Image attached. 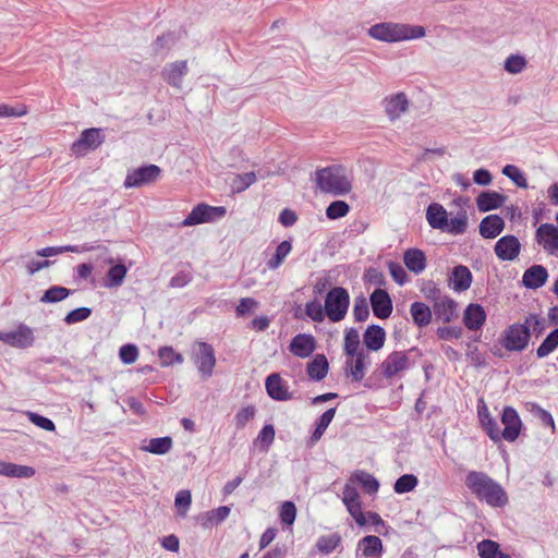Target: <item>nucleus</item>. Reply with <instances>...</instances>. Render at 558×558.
<instances>
[{"label": "nucleus", "mask_w": 558, "mask_h": 558, "mask_svg": "<svg viewBox=\"0 0 558 558\" xmlns=\"http://www.w3.org/2000/svg\"><path fill=\"white\" fill-rule=\"evenodd\" d=\"M465 486L480 500L494 508H504L508 495L504 487L482 471H470L465 476Z\"/></svg>", "instance_id": "nucleus-1"}, {"label": "nucleus", "mask_w": 558, "mask_h": 558, "mask_svg": "<svg viewBox=\"0 0 558 558\" xmlns=\"http://www.w3.org/2000/svg\"><path fill=\"white\" fill-rule=\"evenodd\" d=\"M367 34L375 40L395 44L421 39L425 37L426 29L422 25L398 22H380L372 25L367 29Z\"/></svg>", "instance_id": "nucleus-2"}, {"label": "nucleus", "mask_w": 558, "mask_h": 558, "mask_svg": "<svg viewBox=\"0 0 558 558\" xmlns=\"http://www.w3.org/2000/svg\"><path fill=\"white\" fill-rule=\"evenodd\" d=\"M316 183L322 192L335 196L347 195L352 190L351 173L341 165H333L317 170Z\"/></svg>", "instance_id": "nucleus-3"}, {"label": "nucleus", "mask_w": 558, "mask_h": 558, "mask_svg": "<svg viewBox=\"0 0 558 558\" xmlns=\"http://www.w3.org/2000/svg\"><path fill=\"white\" fill-rule=\"evenodd\" d=\"M350 305L349 292L342 287H335L328 291L325 298V313L332 323L344 319Z\"/></svg>", "instance_id": "nucleus-4"}, {"label": "nucleus", "mask_w": 558, "mask_h": 558, "mask_svg": "<svg viewBox=\"0 0 558 558\" xmlns=\"http://www.w3.org/2000/svg\"><path fill=\"white\" fill-rule=\"evenodd\" d=\"M413 351H415L414 348L409 351H393L389 353L379 365L381 375L387 379H391L410 369L414 364L410 359V353Z\"/></svg>", "instance_id": "nucleus-5"}, {"label": "nucleus", "mask_w": 558, "mask_h": 558, "mask_svg": "<svg viewBox=\"0 0 558 558\" xmlns=\"http://www.w3.org/2000/svg\"><path fill=\"white\" fill-rule=\"evenodd\" d=\"M192 359L203 378H209L213 375L216 365L214 348L203 341L195 343Z\"/></svg>", "instance_id": "nucleus-6"}, {"label": "nucleus", "mask_w": 558, "mask_h": 558, "mask_svg": "<svg viewBox=\"0 0 558 558\" xmlns=\"http://www.w3.org/2000/svg\"><path fill=\"white\" fill-rule=\"evenodd\" d=\"M530 341L529 327L524 324H512L505 331L501 340L507 351H523Z\"/></svg>", "instance_id": "nucleus-7"}, {"label": "nucleus", "mask_w": 558, "mask_h": 558, "mask_svg": "<svg viewBox=\"0 0 558 558\" xmlns=\"http://www.w3.org/2000/svg\"><path fill=\"white\" fill-rule=\"evenodd\" d=\"M226 214L225 207H214L205 203L196 205L187 217L182 221L183 227L196 226L204 222H209L216 218L223 217Z\"/></svg>", "instance_id": "nucleus-8"}, {"label": "nucleus", "mask_w": 558, "mask_h": 558, "mask_svg": "<svg viewBox=\"0 0 558 558\" xmlns=\"http://www.w3.org/2000/svg\"><path fill=\"white\" fill-rule=\"evenodd\" d=\"M161 173V169L156 165H148L130 171L124 180L126 189L140 187L156 182Z\"/></svg>", "instance_id": "nucleus-9"}, {"label": "nucleus", "mask_w": 558, "mask_h": 558, "mask_svg": "<svg viewBox=\"0 0 558 558\" xmlns=\"http://www.w3.org/2000/svg\"><path fill=\"white\" fill-rule=\"evenodd\" d=\"M104 141L105 136L101 129H87L84 130L81 133L80 138L71 145V151L74 155L82 156L85 155L88 150L98 148L104 143Z\"/></svg>", "instance_id": "nucleus-10"}, {"label": "nucleus", "mask_w": 558, "mask_h": 558, "mask_svg": "<svg viewBox=\"0 0 558 558\" xmlns=\"http://www.w3.org/2000/svg\"><path fill=\"white\" fill-rule=\"evenodd\" d=\"M344 374L352 381L360 383L366 374L369 365V355L367 352H360L356 355H345Z\"/></svg>", "instance_id": "nucleus-11"}, {"label": "nucleus", "mask_w": 558, "mask_h": 558, "mask_svg": "<svg viewBox=\"0 0 558 558\" xmlns=\"http://www.w3.org/2000/svg\"><path fill=\"white\" fill-rule=\"evenodd\" d=\"M341 499L347 508V511L353 518L355 523L363 524L364 519L362 515V501L356 486L348 481L343 486Z\"/></svg>", "instance_id": "nucleus-12"}, {"label": "nucleus", "mask_w": 558, "mask_h": 558, "mask_svg": "<svg viewBox=\"0 0 558 558\" xmlns=\"http://www.w3.org/2000/svg\"><path fill=\"white\" fill-rule=\"evenodd\" d=\"M535 242L547 253H558V227L553 223H542L535 231Z\"/></svg>", "instance_id": "nucleus-13"}, {"label": "nucleus", "mask_w": 558, "mask_h": 558, "mask_svg": "<svg viewBox=\"0 0 558 558\" xmlns=\"http://www.w3.org/2000/svg\"><path fill=\"white\" fill-rule=\"evenodd\" d=\"M0 340L11 347L26 349L33 344L35 338L28 326L20 325L15 330L0 331Z\"/></svg>", "instance_id": "nucleus-14"}, {"label": "nucleus", "mask_w": 558, "mask_h": 558, "mask_svg": "<svg viewBox=\"0 0 558 558\" xmlns=\"http://www.w3.org/2000/svg\"><path fill=\"white\" fill-rule=\"evenodd\" d=\"M494 252L500 260L512 262L520 255L521 243L515 235H504L495 243Z\"/></svg>", "instance_id": "nucleus-15"}, {"label": "nucleus", "mask_w": 558, "mask_h": 558, "mask_svg": "<svg viewBox=\"0 0 558 558\" xmlns=\"http://www.w3.org/2000/svg\"><path fill=\"white\" fill-rule=\"evenodd\" d=\"M501 423L505 426L501 430L502 439L510 442L514 441L520 435L522 422L518 412L512 407L504 408Z\"/></svg>", "instance_id": "nucleus-16"}, {"label": "nucleus", "mask_w": 558, "mask_h": 558, "mask_svg": "<svg viewBox=\"0 0 558 558\" xmlns=\"http://www.w3.org/2000/svg\"><path fill=\"white\" fill-rule=\"evenodd\" d=\"M369 303L374 315L379 319H386L392 313V301L386 290L375 289L371 294Z\"/></svg>", "instance_id": "nucleus-17"}, {"label": "nucleus", "mask_w": 558, "mask_h": 558, "mask_svg": "<svg viewBox=\"0 0 558 558\" xmlns=\"http://www.w3.org/2000/svg\"><path fill=\"white\" fill-rule=\"evenodd\" d=\"M384 553L383 542L378 536L366 535L357 543L356 558H381Z\"/></svg>", "instance_id": "nucleus-18"}, {"label": "nucleus", "mask_w": 558, "mask_h": 558, "mask_svg": "<svg viewBox=\"0 0 558 558\" xmlns=\"http://www.w3.org/2000/svg\"><path fill=\"white\" fill-rule=\"evenodd\" d=\"M265 388L268 396L274 400L288 401L292 399V392L288 390L287 384L278 373H272L267 376Z\"/></svg>", "instance_id": "nucleus-19"}, {"label": "nucleus", "mask_w": 558, "mask_h": 558, "mask_svg": "<svg viewBox=\"0 0 558 558\" xmlns=\"http://www.w3.org/2000/svg\"><path fill=\"white\" fill-rule=\"evenodd\" d=\"M316 349V341L312 335L299 333L292 338L289 350L290 352L301 359H306L312 355Z\"/></svg>", "instance_id": "nucleus-20"}, {"label": "nucleus", "mask_w": 558, "mask_h": 558, "mask_svg": "<svg viewBox=\"0 0 558 558\" xmlns=\"http://www.w3.org/2000/svg\"><path fill=\"white\" fill-rule=\"evenodd\" d=\"M187 73L186 61H175L167 64L161 72L162 78L171 86L180 89L183 77Z\"/></svg>", "instance_id": "nucleus-21"}, {"label": "nucleus", "mask_w": 558, "mask_h": 558, "mask_svg": "<svg viewBox=\"0 0 558 558\" xmlns=\"http://www.w3.org/2000/svg\"><path fill=\"white\" fill-rule=\"evenodd\" d=\"M505 229V220L499 215H488L482 219L478 232L484 239H495Z\"/></svg>", "instance_id": "nucleus-22"}, {"label": "nucleus", "mask_w": 558, "mask_h": 558, "mask_svg": "<svg viewBox=\"0 0 558 558\" xmlns=\"http://www.w3.org/2000/svg\"><path fill=\"white\" fill-rule=\"evenodd\" d=\"M477 414H478V420L481 422V425L484 428V430L486 432V434L488 435V437L495 442L502 439L501 430L498 426V423L490 415L486 404L483 403L482 405H478Z\"/></svg>", "instance_id": "nucleus-23"}, {"label": "nucleus", "mask_w": 558, "mask_h": 558, "mask_svg": "<svg viewBox=\"0 0 558 558\" xmlns=\"http://www.w3.org/2000/svg\"><path fill=\"white\" fill-rule=\"evenodd\" d=\"M463 322L468 329L480 330L486 322V312L480 304H469L464 311Z\"/></svg>", "instance_id": "nucleus-24"}, {"label": "nucleus", "mask_w": 558, "mask_h": 558, "mask_svg": "<svg viewBox=\"0 0 558 558\" xmlns=\"http://www.w3.org/2000/svg\"><path fill=\"white\" fill-rule=\"evenodd\" d=\"M548 278L547 269L542 265H533L527 268L522 277V282L527 289L543 287Z\"/></svg>", "instance_id": "nucleus-25"}, {"label": "nucleus", "mask_w": 558, "mask_h": 558, "mask_svg": "<svg viewBox=\"0 0 558 558\" xmlns=\"http://www.w3.org/2000/svg\"><path fill=\"white\" fill-rule=\"evenodd\" d=\"M409 108V100L404 93H398L385 99V110L391 121L397 120Z\"/></svg>", "instance_id": "nucleus-26"}, {"label": "nucleus", "mask_w": 558, "mask_h": 558, "mask_svg": "<svg viewBox=\"0 0 558 558\" xmlns=\"http://www.w3.org/2000/svg\"><path fill=\"white\" fill-rule=\"evenodd\" d=\"M434 313L437 319L449 323L457 316V302L449 296L438 298L434 303Z\"/></svg>", "instance_id": "nucleus-27"}, {"label": "nucleus", "mask_w": 558, "mask_h": 558, "mask_svg": "<svg viewBox=\"0 0 558 558\" xmlns=\"http://www.w3.org/2000/svg\"><path fill=\"white\" fill-rule=\"evenodd\" d=\"M386 341V331L378 325H371L363 335V342L369 351H379Z\"/></svg>", "instance_id": "nucleus-28"}, {"label": "nucleus", "mask_w": 558, "mask_h": 558, "mask_svg": "<svg viewBox=\"0 0 558 558\" xmlns=\"http://www.w3.org/2000/svg\"><path fill=\"white\" fill-rule=\"evenodd\" d=\"M506 197L495 191L482 192L476 198V206L481 213L497 209L502 206Z\"/></svg>", "instance_id": "nucleus-29"}, {"label": "nucleus", "mask_w": 558, "mask_h": 558, "mask_svg": "<svg viewBox=\"0 0 558 558\" xmlns=\"http://www.w3.org/2000/svg\"><path fill=\"white\" fill-rule=\"evenodd\" d=\"M426 220L433 229L444 230L447 227L448 214L438 203H432L426 209Z\"/></svg>", "instance_id": "nucleus-30"}, {"label": "nucleus", "mask_w": 558, "mask_h": 558, "mask_svg": "<svg viewBox=\"0 0 558 558\" xmlns=\"http://www.w3.org/2000/svg\"><path fill=\"white\" fill-rule=\"evenodd\" d=\"M472 279V272L466 266L459 265L453 267L450 281L456 291L461 292L468 290L471 287Z\"/></svg>", "instance_id": "nucleus-31"}, {"label": "nucleus", "mask_w": 558, "mask_h": 558, "mask_svg": "<svg viewBox=\"0 0 558 558\" xmlns=\"http://www.w3.org/2000/svg\"><path fill=\"white\" fill-rule=\"evenodd\" d=\"M0 475L16 478H29L35 475V469L0 460Z\"/></svg>", "instance_id": "nucleus-32"}, {"label": "nucleus", "mask_w": 558, "mask_h": 558, "mask_svg": "<svg viewBox=\"0 0 558 558\" xmlns=\"http://www.w3.org/2000/svg\"><path fill=\"white\" fill-rule=\"evenodd\" d=\"M98 246L84 243L82 245H63V246H48L37 251V255L41 257H50L61 253H86L96 250Z\"/></svg>", "instance_id": "nucleus-33"}, {"label": "nucleus", "mask_w": 558, "mask_h": 558, "mask_svg": "<svg viewBox=\"0 0 558 558\" xmlns=\"http://www.w3.org/2000/svg\"><path fill=\"white\" fill-rule=\"evenodd\" d=\"M348 481L354 486L361 485L369 495L376 494L379 489V482L372 474L365 471H355L351 474Z\"/></svg>", "instance_id": "nucleus-34"}, {"label": "nucleus", "mask_w": 558, "mask_h": 558, "mask_svg": "<svg viewBox=\"0 0 558 558\" xmlns=\"http://www.w3.org/2000/svg\"><path fill=\"white\" fill-rule=\"evenodd\" d=\"M328 369L329 364L327 357L324 354H316L307 364L306 373L311 379L319 381L327 376Z\"/></svg>", "instance_id": "nucleus-35"}, {"label": "nucleus", "mask_w": 558, "mask_h": 558, "mask_svg": "<svg viewBox=\"0 0 558 558\" xmlns=\"http://www.w3.org/2000/svg\"><path fill=\"white\" fill-rule=\"evenodd\" d=\"M404 265L414 274L422 272L426 267L424 253L417 248H409L403 256Z\"/></svg>", "instance_id": "nucleus-36"}, {"label": "nucleus", "mask_w": 558, "mask_h": 558, "mask_svg": "<svg viewBox=\"0 0 558 558\" xmlns=\"http://www.w3.org/2000/svg\"><path fill=\"white\" fill-rule=\"evenodd\" d=\"M128 268L124 264L111 266L105 277L104 286L108 289L119 288L123 284Z\"/></svg>", "instance_id": "nucleus-37"}, {"label": "nucleus", "mask_w": 558, "mask_h": 558, "mask_svg": "<svg viewBox=\"0 0 558 558\" xmlns=\"http://www.w3.org/2000/svg\"><path fill=\"white\" fill-rule=\"evenodd\" d=\"M410 313L414 324L420 327H426L432 322V311L423 302H413L410 306Z\"/></svg>", "instance_id": "nucleus-38"}, {"label": "nucleus", "mask_w": 558, "mask_h": 558, "mask_svg": "<svg viewBox=\"0 0 558 558\" xmlns=\"http://www.w3.org/2000/svg\"><path fill=\"white\" fill-rule=\"evenodd\" d=\"M343 351L345 355H356V353L365 352V350L361 348L360 335L355 328L345 330Z\"/></svg>", "instance_id": "nucleus-39"}, {"label": "nucleus", "mask_w": 558, "mask_h": 558, "mask_svg": "<svg viewBox=\"0 0 558 558\" xmlns=\"http://www.w3.org/2000/svg\"><path fill=\"white\" fill-rule=\"evenodd\" d=\"M477 551L481 558H511L508 554L500 551L498 543L490 539L480 542Z\"/></svg>", "instance_id": "nucleus-40"}, {"label": "nucleus", "mask_w": 558, "mask_h": 558, "mask_svg": "<svg viewBox=\"0 0 558 558\" xmlns=\"http://www.w3.org/2000/svg\"><path fill=\"white\" fill-rule=\"evenodd\" d=\"M341 543V536L338 533L322 535L316 542V548L324 555L331 554Z\"/></svg>", "instance_id": "nucleus-41"}, {"label": "nucleus", "mask_w": 558, "mask_h": 558, "mask_svg": "<svg viewBox=\"0 0 558 558\" xmlns=\"http://www.w3.org/2000/svg\"><path fill=\"white\" fill-rule=\"evenodd\" d=\"M291 250L292 244L290 241L284 240L279 243V245L276 247L275 255L267 262L268 269L275 270L279 268L286 257L290 254Z\"/></svg>", "instance_id": "nucleus-42"}, {"label": "nucleus", "mask_w": 558, "mask_h": 558, "mask_svg": "<svg viewBox=\"0 0 558 558\" xmlns=\"http://www.w3.org/2000/svg\"><path fill=\"white\" fill-rule=\"evenodd\" d=\"M257 180V175L255 172H245L241 174H236L230 184L232 193H242L246 189H248L252 184H254Z\"/></svg>", "instance_id": "nucleus-43"}, {"label": "nucleus", "mask_w": 558, "mask_h": 558, "mask_svg": "<svg viewBox=\"0 0 558 558\" xmlns=\"http://www.w3.org/2000/svg\"><path fill=\"white\" fill-rule=\"evenodd\" d=\"M172 448V438L169 436L151 438L144 450L154 454H166Z\"/></svg>", "instance_id": "nucleus-44"}, {"label": "nucleus", "mask_w": 558, "mask_h": 558, "mask_svg": "<svg viewBox=\"0 0 558 558\" xmlns=\"http://www.w3.org/2000/svg\"><path fill=\"white\" fill-rule=\"evenodd\" d=\"M335 414H336V409L331 408V409H328L327 411H325L319 416V418H318V421L316 423V428L313 432L312 437H311L313 442H316V441H318L322 438V436L324 435L325 430L327 429V427L329 426V424L333 420Z\"/></svg>", "instance_id": "nucleus-45"}, {"label": "nucleus", "mask_w": 558, "mask_h": 558, "mask_svg": "<svg viewBox=\"0 0 558 558\" xmlns=\"http://www.w3.org/2000/svg\"><path fill=\"white\" fill-rule=\"evenodd\" d=\"M71 294V290L61 287V286H52L40 298L41 303H57L63 301Z\"/></svg>", "instance_id": "nucleus-46"}, {"label": "nucleus", "mask_w": 558, "mask_h": 558, "mask_svg": "<svg viewBox=\"0 0 558 558\" xmlns=\"http://www.w3.org/2000/svg\"><path fill=\"white\" fill-rule=\"evenodd\" d=\"M468 228V216L465 211H461L454 218L447 220V227L442 231L450 234H463Z\"/></svg>", "instance_id": "nucleus-47"}, {"label": "nucleus", "mask_w": 558, "mask_h": 558, "mask_svg": "<svg viewBox=\"0 0 558 558\" xmlns=\"http://www.w3.org/2000/svg\"><path fill=\"white\" fill-rule=\"evenodd\" d=\"M558 347V327L554 329L539 344L536 350V355L539 359H543L549 355L551 352L556 350Z\"/></svg>", "instance_id": "nucleus-48"}, {"label": "nucleus", "mask_w": 558, "mask_h": 558, "mask_svg": "<svg viewBox=\"0 0 558 558\" xmlns=\"http://www.w3.org/2000/svg\"><path fill=\"white\" fill-rule=\"evenodd\" d=\"M231 509L228 506H220L206 513V520L203 523L205 527L218 525L223 522L230 514Z\"/></svg>", "instance_id": "nucleus-49"}, {"label": "nucleus", "mask_w": 558, "mask_h": 558, "mask_svg": "<svg viewBox=\"0 0 558 558\" xmlns=\"http://www.w3.org/2000/svg\"><path fill=\"white\" fill-rule=\"evenodd\" d=\"M418 484V480L413 474L401 475L393 485V489L397 494H405L412 492Z\"/></svg>", "instance_id": "nucleus-50"}, {"label": "nucleus", "mask_w": 558, "mask_h": 558, "mask_svg": "<svg viewBox=\"0 0 558 558\" xmlns=\"http://www.w3.org/2000/svg\"><path fill=\"white\" fill-rule=\"evenodd\" d=\"M158 356L161 362V366H170L174 363L181 364L183 356L177 353L171 347H162L158 351Z\"/></svg>", "instance_id": "nucleus-51"}, {"label": "nucleus", "mask_w": 558, "mask_h": 558, "mask_svg": "<svg viewBox=\"0 0 558 558\" xmlns=\"http://www.w3.org/2000/svg\"><path fill=\"white\" fill-rule=\"evenodd\" d=\"M502 174L508 177L518 187L526 189L527 181L520 169L514 165H507L502 168Z\"/></svg>", "instance_id": "nucleus-52"}, {"label": "nucleus", "mask_w": 558, "mask_h": 558, "mask_svg": "<svg viewBox=\"0 0 558 558\" xmlns=\"http://www.w3.org/2000/svg\"><path fill=\"white\" fill-rule=\"evenodd\" d=\"M369 308L368 303L365 296L360 295L354 299L353 304V316L354 319L359 323L364 322L368 318Z\"/></svg>", "instance_id": "nucleus-53"}, {"label": "nucleus", "mask_w": 558, "mask_h": 558, "mask_svg": "<svg viewBox=\"0 0 558 558\" xmlns=\"http://www.w3.org/2000/svg\"><path fill=\"white\" fill-rule=\"evenodd\" d=\"M350 210L348 203L344 201H335L329 204L326 209L327 218L335 220L344 217Z\"/></svg>", "instance_id": "nucleus-54"}, {"label": "nucleus", "mask_w": 558, "mask_h": 558, "mask_svg": "<svg viewBox=\"0 0 558 558\" xmlns=\"http://www.w3.org/2000/svg\"><path fill=\"white\" fill-rule=\"evenodd\" d=\"M526 327H529V335L535 333L536 336H539L543 333V331L546 328L545 319L539 317L536 314H530L525 317V320L523 323Z\"/></svg>", "instance_id": "nucleus-55"}, {"label": "nucleus", "mask_w": 558, "mask_h": 558, "mask_svg": "<svg viewBox=\"0 0 558 558\" xmlns=\"http://www.w3.org/2000/svg\"><path fill=\"white\" fill-rule=\"evenodd\" d=\"M305 314L314 322L324 320L326 313L324 306L317 301H311L305 304Z\"/></svg>", "instance_id": "nucleus-56"}, {"label": "nucleus", "mask_w": 558, "mask_h": 558, "mask_svg": "<svg viewBox=\"0 0 558 558\" xmlns=\"http://www.w3.org/2000/svg\"><path fill=\"white\" fill-rule=\"evenodd\" d=\"M255 413L256 409L254 405H247L240 409L234 416L236 428H243L251 420L254 418Z\"/></svg>", "instance_id": "nucleus-57"}, {"label": "nucleus", "mask_w": 558, "mask_h": 558, "mask_svg": "<svg viewBox=\"0 0 558 558\" xmlns=\"http://www.w3.org/2000/svg\"><path fill=\"white\" fill-rule=\"evenodd\" d=\"M280 520L283 524L292 525L296 517V508L292 501H284L280 507Z\"/></svg>", "instance_id": "nucleus-58"}, {"label": "nucleus", "mask_w": 558, "mask_h": 558, "mask_svg": "<svg viewBox=\"0 0 558 558\" xmlns=\"http://www.w3.org/2000/svg\"><path fill=\"white\" fill-rule=\"evenodd\" d=\"M525 65V59L518 54H512L505 61V70L511 74L521 73Z\"/></svg>", "instance_id": "nucleus-59"}, {"label": "nucleus", "mask_w": 558, "mask_h": 558, "mask_svg": "<svg viewBox=\"0 0 558 558\" xmlns=\"http://www.w3.org/2000/svg\"><path fill=\"white\" fill-rule=\"evenodd\" d=\"M90 315L92 310L89 307H78L66 314L64 323L66 325H73L87 319Z\"/></svg>", "instance_id": "nucleus-60"}, {"label": "nucleus", "mask_w": 558, "mask_h": 558, "mask_svg": "<svg viewBox=\"0 0 558 558\" xmlns=\"http://www.w3.org/2000/svg\"><path fill=\"white\" fill-rule=\"evenodd\" d=\"M119 357L126 365L133 364L138 357L137 347L131 343L122 345L119 350Z\"/></svg>", "instance_id": "nucleus-61"}, {"label": "nucleus", "mask_w": 558, "mask_h": 558, "mask_svg": "<svg viewBox=\"0 0 558 558\" xmlns=\"http://www.w3.org/2000/svg\"><path fill=\"white\" fill-rule=\"evenodd\" d=\"M192 502L190 490H180L175 495L174 505L178 508L179 514L185 515Z\"/></svg>", "instance_id": "nucleus-62"}, {"label": "nucleus", "mask_w": 558, "mask_h": 558, "mask_svg": "<svg viewBox=\"0 0 558 558\" xmlns=\"http://www.w3.org/2000/svg\"><path fill=\"white\" fill-rule=\"evenodd\" d=\"M275 439V428L271 424L265 425L258 433L256 441L260 444L264 450H267Z\"/></svg>", "instance_id": "nucleus-63"}, {"label": "nucleus", "mask_w": 558, "mask_h": 558, "mask_svg": "<svg viewBox=\"0 0 558 558\" xmlns=\"http://www.w3.org/2000/svg\"><path fill=\"white\" fill-rule=\"evenodd\" d=\"M28 420L39 428H43L48 432H53L56 429L54 423L43 415H39L35 412H27Z\"/></svg>", "instance_id": "nucleus-64"}]
</instances>
